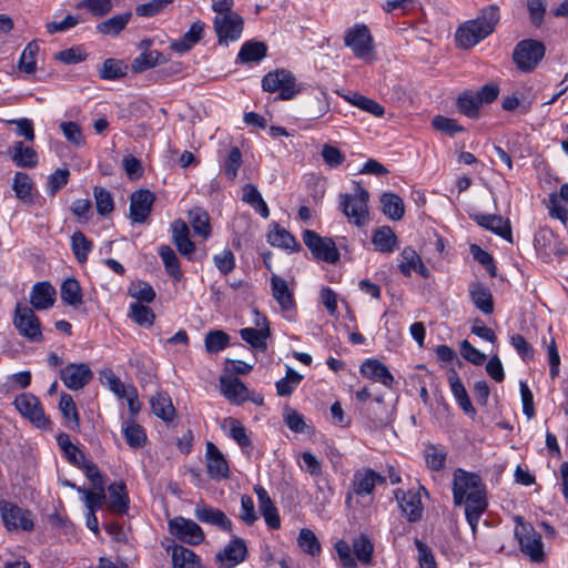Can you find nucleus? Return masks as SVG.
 Returning <instances> with one entry per match:
<instances>
[{
	"mask_svg": "<svg viewBox=\"0 0 568 568\" xmlns=\"http://www.w3.org/2000/svg\"><path fill=\"white\" fill-rule=\"evenodd\" d=\"M454 504L466 507L488 506L486 487L481 478L475 473L458 468L453 479Z\"/></svg>",
	"mask_w": 568,
	"mask_h": 568,
	"instance_id": "nucleus-1",
	"label": "nucleus"
},
{
	"mask_svg": "<svg viewBox=\"0 0 568 568\" xmlns=\"http://www.w3.org/2000/svg\"><path fill=\"white\" fill-rule=\"evenodd\" d=\"M334 547L343 568H357L356 559L364 566L373 562L374 545L366 535L353 539L352 547L343 539L336 541Z\"/></svg>",
	"mask_w": 568,
	"mask_h": 568,
	"instance_id": "nucleus-2",
	"label": "nucleus"
},
{
	"mask_svg": "<svg viewBox=\"0 0 568 568\" xmlns=\"http://www.w3.org/2000/svg\"><path fill=\"white\" fill-rule=\"evenodd\" d=\"M369 193L355 182L354 194H341L339 205L348 221L357 226H363L368 220L367 201Z\"/></svg>",
	"mask_w": 568,
	"mask_h": 568,
	"instance_id": "nucleus-3",
	"label": "nucleus"
},
{
	"mask_svg": "<svg viewBox=\"0 0 568 568\" xmlns=\"http://www.w3.org/2000/svg\"><path fill=\"white\" fill-rule=\"evenodd\" d=\"M499 20V7L497 4L486 6L476 19L462 23L455 36H490L495 32Z\"/></svg>",
	"mask_w": 568,
	"mask_h": 568,
	"instance_id": "nucleus-4",
	"label": "nucleus"
},
{
	"mask_svg": "<svg viewBox=\"0 0 568 568\" xmlns=\"http://www.w3.org/2000/svg\"><path fill=\"white\" fill-rule=\"evenodd\" d=\"M544 43L526 38L517 43L513 52V61L521 72L534 71L545 55Z\"/></svg>",
	"mask_w": 568,
	"mask_h": 568,
	"instance_id": "nucleus-5",
	"label": "nucleus"
},
{
	"mask_svg": "<svg viewBox=\"0 0 568 568\" xmlns=\"http://www.w3.org/2000/svg\"><path fill=\"white\" fill-rule=\"evenodd\" d=\"M518 526L515 529L520 550L532 561L540 562L545 559L541 535L537 532L531 525L523 521L521 517L516 518Z\"/></svg>",
	"mask_w": 568,
	"mask_h": 568,
	"instance_id": "nucleus-6",
	"label": "nucleus"
},
{
	"mask_svg": "<svg viewBox=\"0 0 568 568\" xmlns=\"http://www.w3.org/2000/svg\"><path fill=\"white\" fill-rule=\"evenodd\" d=\"M13 325L21 336L30 342H42L41 323L33 310L18 303L14 310Z\"/></svg>",
	"mask_w": 568,
	"mask_h": 568,
	"instance_id": "nucleus-7",
	"label": "nucleus"
},
{
	"mask_svg": "<svg viewBox=\"0 0 568 568\" xmlns=\"http://www.w3.org/2000/svg\"><path fill=\"white\" fill-rule=\"evenodd\" d=\"M262 88L271 93L278 91L282 100H291L300 92L295 77L284 69H278L264 75Z\"/></svg>",
	"mask_w": 568,
	"mask_h": 568,
	"instance_id": "nucleus-8",
	"label": "nucleus"
},
{
	"mask_svg": "<svg viewBox=\"0 0 568 568\" xmlns=\"http://www.w3.org/2000/svg\"><path fill=\"white\" fill-rule=\"evenodd\" d=\"M386 478L372 468L364 467L354 471L351 480V489L346 495V503H349L353 495L365 497L373 495L375 487L384 485Z\"/></svg>",
	"mask_w": 568,
	"mask_h": 568,
	"instance_id": "nucleus-9",
	"label": "nucleus"
},
{
	"mask_svg": "<svg viewBox=\"0 0 568 568\" xmlns=\"http://www.w3.org/2000/svg\"><path fill=\"white\" fill-rule=\"evenodd\" d=\"M0 514L4 527L10 531L18 529L31 531L33 529L31 511L22 509L11 501L0 500Z\"/></svg>",
	"mask_w": 568,
	"mask_h": 568,
	"instance_id": "nucleus-10",
	"label": "nucleus"
},
{
	"mask_svg": "<svg viewBox=\"0 0 568 568\" xmlns=\"http://www.w3.org/2000/svg\"><path fill=\"white\" fill-rule=\"evenodd\" d=\"M303 241L315 258L327 263H335L338 261L339 253L332 239L321 237L316 232L305 230L303 233Z\"/></svg>",
	"mask_w": 568,
	"mask_h": 568,
	"instance_id": "nucleus-11",
	"label": "nucleus"
},
{
	"mask_svg": "<svg viewBox=\"0 0 568 568\" xmlns=\"http://www.w3.org/2000/svg\"><path fill=\"white\" fill-rule=\"evenodd\" d=\"M420 491L427 494V490L420 486L417 490H402L395 491V498L402 510V514L406 517L409 523H417L422 519L424 513V506L422 503Z\"/></svg>",
	"mask_w": 568,
	"mask_h": 568,
	"instance_id": "nucleus-12",
	"label": "nucleus"
},
{
	"mask_svg": "<svg viewBox=\"0 0 568 568\" xmlns=\"http://www.w3.org/2000/svg\"><path fill=\"white\" fill-rule=\"evenodd\" d=\"M14 406L19 413L38 428H48L50 419L45 416L40 400L32 394H21L16 397Z\"/></svg>",
	"mask_w": 568,
	"mask_h": 568,
	"instance_id": "nucleus-13",
	"label": "nucleus"
},
{
	"mask_svg": "<svg viewBox=\"0 0 568 568\" xmlns=\"http://www.w3.org/2000/svg\"><path fill=\"white\" fill-rule=\"evenodd\" d=\"M169 528L173 536L185 544L199 545L204 539L202 528L191 519L175 517L169 521Z\"/></svg>",
	"mask_w": 568,
	"mask_h": 568,
	"instance_id": "nucleus-14",
	"label": "nucleus"
},
{
	"mask_svg": "<svg viewBox=\"0 0 568 568\" xmlns=\"http://www.w3.org/2000/svg\"><path fill=\"white\" fill-rule=\"evenodd\" d=\"M155 194L146 189L134 191L130 195V219L134 223H144L152 210Z\"/></svg>",
	"mask_w": 568,
	"mask_h": 568,
	"instance_id": "nucleus-15",
	"label": "nucleus"
},
{
	"mask_svg": "<svg viewBox=\"0 0 568 568\" xmlns=\"http://www.w3.org/2000/svg\"><path fill=\"white\" fill-rule=\"evenodd\" d=\"M60 378L72 390H78L88 385L93 378L90 366L85 363L69 364L60 372Z\"/></svg>",
	"mask_w": 568,
	"mask_h": 568,
	"instance_id": "nucleus-16",
	"label": "nucleus"
},
{
	"mask_svg": "<svg viewBox=\"0 0 568 568\" xmlns=\"http://www.w3.org/2000/svg\"><path fill=\"white\" fill-rule=\"evenodd\" d=\"M255 314V325L256 327H246L240 331V335L243 341L248 343L252 347L258 351L266 349V339L270 336V327L267 318L254 311Z\"/></svg>",
	"mask_w": 568,
	"mask_h": 568,
	"instance_id": "nucleus-17",
	"label": "nucleus"
},
{
	"mask_svg": "<svg viewBox=\"0 0 568 568\" xmlns=\"http://www.w3.org/2000/svg\"><path fill=\"white\" fill-rule=\"evenodd\" d=\"M271 291L273 298L280 305L282 312L286 313L287 318H292L295 312L296 303L293 291L288 287L286 280L273 274L271 276Z\"/></svg>",
	"mask_w": 568,
	"mask_h": 568,
	"instance_id": "nucleus-18",
	"label": "nucleus"
},
{
	"mask_svg": "<svg viewBox=\"0 0 568 568\" xmlns=\"http://www.w3.org/2000/svg\"><path fill=\"white\" fill-rule=\"evenodd\" d=\"M247 556V547L242 538L234 537L223 550L215 556L222 568H235L243 562Z\"/></svg>",
	"mask_w": 568,
	"mask_h": 568,
	"instance_id": "nucleus-19",
	"label": "nucleus"
},
{
	"mask_svg": "<svg viewBox=\"0 0 568 568\" xmlns=\"http://www.w3.org/2000/svg\"><path fill=\"white\" fill-rule=\"evenodd\" d=\"M471 217L479 226L513 243V232L509 220H504L500 215L483 213L474 214Z\"/></svg>",
	"mask_w": 568,
	"mask_h": 568,
	"instance_id": "nucleus-20",
	"label": "nucleus"
},
{
	"mask_svg": "<svg viewBox=\"0 0 568 568\" xmlns=\"http://www.w3.org/2000/svg\"><path fill=\"white\" fill-rule=\"evenodd\" d=\"M172 240L179 253L187 260H193L195 245L190 239V230L187 224L181 220H175L172 225Z\"/></svg>",
	"mask_w": 568,
	"mask_h": 568,
	"instance_id": "nucleus-21",
	"label": "nucleus"
},
{
	"mask_svg": "<svg viewBox=\"0 0 568 568\" xmlns=\"http://www.w3.org/2000/svg\"><path fill=\"white\" fill-rule=\"evenodd\" d=\"M206 467L207 473L211 478H227L229 477V464L221 453V450L217 448L215 444L212 442H209L206 444Z\"/></svg>",
	"mask_w": 568,
	"mask_h": 568,
	"instance_id": "nucleus-22",
	"label": "nucleus"
},
{
	"mask_svg": "<svg viewBox=\"0 0 568 568\" xmlns=\"http://www.w3.org/2000/svg\"><path fill=\"white\" fill-rule=\"evenodd\" d=\"M57 292L49 282L36 283L30 292V303L34 310L42 311L53 306Z\"/></svg>",
	"mask_w": 568,
	"mask_h": 568,
	"instance_id": "nucleus-23",
	"label": "nucleus"
},
{
	"mask_svg": "<svg viewBox=\"0 0 568 568\" xmlns=\"http://www.w3.org/2000/svg\"><path fill=\"white\" fill-rule=\"evenodd\" d=\"M258 500V509L271 529L281 527V519L277 509L268 496V493L260 485L254 487Z\"/></svg>",
	"mask_w": 568,
	"mask_h": 568,
	"instance_id": "nucleus-24",
	"label": "nucleus"
},
{
	"mask_svg": "<svg viewBox=\"0 0 568 568\" xmlns=\"http://www.w3.org/2000/svg\"><path fill=\"white\" fill-rule=\"evenodd\" d=\"M195 517L205 524H211L216 526L223 531L232 530V523L227 518V516L220 509L210 507L207 505L201 504L195 507Z\"/></svg>",
	"mask_w": 568,
	"mask_h": 568,
	"instance_id": "nucleus-25",
	"label": "nucleus"
},
{
	"mask_svg": "<svg viewBox=\"0 0 568 568\" xmlns=\"http://www.w3.org/2000/svg\"><path fill=\"white\" fill-rule=\"evenodd\" d=\"M221 393L231 403L240 405L248 398V389L237 377H222L220 379Z\"/></svg>",
	"mask_w": 568,
	"mask_h": 568,
	"instance_id": "nucleus-26",
	"label": "nucleus"
},
{
	"mask_svg": "<svg viewBox=\"0 0 568 568\" xmlns=\"http://www.w3.org/2000/svg\"><path fill=\"white\" fill-rule=\"evenodd\" d=\"M359 372L364 377L377 381L386 387H390L394 383L389 369L377 359H366L361 365Z\"/></svg>",
	"mask_w": 568,
	"mask_h": 568,
	"instance_id": "nucleus-27",
	"label": "nucleus"
},
{
	"mask_svg": "<svg viewBox=\"0 0 568 568\" xmlns=\"http://www.w3.org/2000/svg\"><path fill=\"white\" fill-rule=\"evenodd\" d=\"M469 296L476 308L486 315L494 312L493 294L488 286L480 282L469 284Z\"/></svg>",
	"mask_w": 568,
	"mask_h": 568,
	"instance_id": "nucleus-28",
	"label": "nucleus"
},
{
	"mask_svg": "<svg viewBox=\"0 0 568 568\" xmlns=\"http://www.w3.org/2000/svg\"><path fill=\"white\" fill-rule=\"evenodd\" d=\"M108 508L114 514H125L129 509V496L123 481L113 483L108 487Z\"/></svg>",
	"mask_w": 568,
	"mask_h": 568,
	"instance_id": "nucleus-29",
	"label": "nucleus"
},
{
	"mask_svg": "<svg viewBox=\"0 0 568 568\" xmlns=\"http://www.w3.org/2000/svg\"><path fill=\"white\" fill-rule=\"evenodd\" d=\"M372 243L376 251L384 254H390L398 247L397 236L389 226L376 229L372 236Z\"/></svg>",
	"mask_w": 568,
	"mask_h": 568,
	"instance_id": "nucleus-30",
	"label": "nucleus"
},
{
	"mask_svg": "<svg viewBox=\"0 0 568 568\" xmlns=\"http://www.w3.org/2000/svg\"><path fill=\"white\" fill-rule=\"evenodd\" d=\"M214 27L217 36H240L243 31V19L236 12L216 16Z\"/></svg>",
	"mask_w": 568,
	"mask_h": 568,
	"instance_id": "nucleus-31",
	"label": "nucleus"
},
{
	"mask_svg": "<svg viewBox=\"0 0 568 568\" xmlns=\"http://www.w3.org/2000/svg\"><path fill=\"white\" fill-rule=\"evenodd\" d=\"M448 382L450 385L452 393L460 408L464 410L465 414L474 416L476 414V409L474 408L468 397L467 390L456 372H452V374H449Z\"/></svg>",
	"mask_w": 568,
	"mask_h": 568,
	"instance_id": "nucleus-32",
	"label": "nucleus"
},
{
	"mask_svg": "<svg viewBox=\"0 0 568 568\" xmlns=\"http://www.w3.org/2000/svg\"><path fill=\"white\" fill-rule=\"evenodd\" d=\"M345 45L348 47L356 58L373 61L376 59L373 38H344Z\"/></svg>",
	"mask_w": 568,
	"mask_h": 568,
	"instance_id": "nucleus-33",
	"label": "nucleus"
},
{
	"mask_svg": "<svg viewBox=\"0 0 568 568\" xmlns=\"http://www.w3.org/2000/svg\"><path fill=\"white\" fill-rule=\"evenodd\" d=\"M11 160L19 168H34L38 164V154L22 141H17L11 148Z\"/></svg>",
	"mask_w": 568,
	"mask_h": 568,
	"instance_id": "nucleus-34",
	"label": "nucleus"
},
{
	"mask_svg": "<svg viewBox=\"0 0 568 568\" xmlns=\"http://www.w3.org/2000/svg\"><path fill=\"white\" fill-rule=\"evenodd\" d=\"M166 61V57L156 50L140 53L130 64L133 73H142Z\"/></svg>",
	"mask_w": 568,
	"mask_h": 568,
	"instance_id": "nucleus-35",
	"label": "nucleus"
},
{
	"mask_svg": "<svg viewBox=\"0 0 568 568\" xmlns=\"http://www.w3.org/2000/svg\"><path fill=\"white\" fill-rule=\"evenodd\" d=\"M173 568H206L191 549L175 546L172 551Z\"/></svg>",
	"mask_w": 568,
	"mask_h": 568,
	"instance_id": "nucleus-36",
	"label": "nucleus"
},
{
	"mask_svg": "<svg viewBox=\"0 0 568 568\" xmlns=\"http://www.w3.org/2000/svg\"><path fill=\"white\" fill-rule=\"evenodd\" d=\"M151 409L159 418L171 422L175 416L172 400L166 393L158 392L150 398Z\"/></svg>",
	"mask_w": 568,
	"mask_h": 568,
	"instance_id": "nucleus-37",
	"label": "nucleus"
},
{
	"mask_svg": "<svg viewBox=\"0 0 568 568\" xmlns=\"http://www.w3.org/2000/svg\"><path fill=\"white\" fill-rule=\"evenodd\" d=\"M59 409L70 429L80 428V416L75 403L70 394L62 393L59 400Z\"/></svg>",
	"mask_w": 568,
	"mask_h": 568,
	"instance_id": "nucleus-38",
	"label": "nucleus"
},
{
	"mask_svg": "<svg viewBox=\"0 0 568 568\" xmlns=\"http://www.w3.org/2000/svg\"><path fill=\"white\" fill-rule=\"evenodd\" d=\"M128 70L129 65L123 60L109 58L99 69V77L102 80H120L126 75Z\"/></svg>",
	"mask_w": 568,
	"mask_h": 568,
	"instance_id": "nucleus-39",
	"label": "nucleus"
},
{
	"mask_svg": "<svg viewBox=\"0 0 568 568\" xmlns=\"http://www.w3.org/2000/svg\"><path fill=\"white\" fill-rule=\"evenodd\" d=\"M242 192L243 202L253 207L262 217L267 219L270 216L268 206L255 185L246 184L243 186Z\"/></svg>",
	"mask_w": 568,
	"mask_h": 568,
	"instance_id": "nucleus-40",
	"label": "nucleus"
},
{
	"mask_svg": "<svg viewBox=\"0 0 568 568\" xmlns=\"http://www.w3.org/2000/svg\"><path fill=\"white\" fill-rule=\"evenodd\" d=\"M123 436L131 448H141L146 444V434L144 428L135 420H125L122 427Z\"/></svg>",
	"mask_w": 568,
	"mask_h": 568,
	"instance_id": "nucleus-41",
	"label": "nucleus"
},
{
	"mask_svg": "<svg viewBox=\"0 0 568 568\" xmlns=\"http://www.w3.org/2000/svg\"><path fill=\"white\" fill-rule=\"evenodd\" d=\"M60 296L63 303L78 307L82 304V290L80 283L73 278H67L60 287Z\"/></svg>",
	"mask_w": 568,
	"mask_h": 568,
	"instance_id": "nucleus-42",
	"label": "nucleus"
},
{
	"mask_svg": "<svg viewBox=\"0 0 568 568\" xmlns=\"http://www.w3.org/2000/svg\"><path fill=\"white\" fill-rule=\"evenodd\" d=\"M159 255L164 264L166 273L176 282L182 278L179 258L172 247L169 245H161L159 247Z\"/></svg>",
	"mask_w": 568,
	"mask_h": 568,
	"instance_id": "nucleus-43",
	"label": "nucleus"
},
{
	"mask_svg": "<svg viewBox=\"0 0 568 568\" xmlns=\"http://www.w3.org/2000/svg\"><path fill=\"white\" fill-rule=\"evenodd\" d=\"M383 213L394 221L404 216L405 209L403 200L394 193H384L381 196Z\"/></svg>",
	"mask_w": 568,
	"mask_h": 568,
	"instance_id": "nucleus-44",
	"label": "nucleus"
},
{
	"mask_svg": "<svg viewBox=\"0 0 568 568\" xmlns=\"http://www.w3.org/2000/svg\"><path fill=\"white\" fill-rule=\"evenodd\" d=\"M267 47L263 42L246 41L240 52L239 60L244 63L260 62L266 55Z\"/></svg>",
	"mask_w": 568,
	"mask_h": 568,
	"instance_id": "nucleus-45",
	"label": "nucleus"
},
{
	"mask_svg": "<svg viewBox=\"0 0 568 568\" xmlns=\"http://www.w3.org/2000/svg\"><path fill=\"white\" fill-rule=\"evenodd\" d=\"M71 248L75 260L83 264L87 262L93 244L81 231H77L71 236Z\"/></svg>",
	"mask_w": 568,
	"mask_h": 568,
	"instance_id": "nucleus-46",
	"label": "nucleus"
},
{
	"mask_svg": "<svg viewBox=\"0 0 568 568\" xmlns=\"http://www.w3.org/2000/svg\"><path fill=\"white\" fill-rule=\"evenodd\" d=\"M131 12L113 16L97 26L98 32L102 34H119L129 23Z\"/></svg>",
	"mask_w": 568,
	"mask_h": 568,
	"instance_id": "nucleus-47",
	"label": "nucleus"
},
{
	"mask_svg": "<svg viewBox=\"0 0 568 568\" xmlns=\"http://www.w3.org/2000/svg\"><path fill=\"white\" fill-rule=\"evenodd\" d=\"M190 223L194 232L207 239L211 235L210 217L209 214L200 207H194L189 212Z\"/></svg>",
	"mask_w": 568,
	"mask_h": 568,
	"instance_id": "nucleus-48",
	"label": "nucleus"
},
{
	"mask_svg": "<svg viewBox=\"0 0 568 568\" xmlns=\"http://www.w3.org/2000/svg\"><path fill=\"white\" fill-rule=\"evenodd\" d=\"M303 376L291 367H287L286 375L276 382V392L278 396H291L295 388L302 382Z\"/></svg>",
	"mask_w": 568,
	"mask_h": 568,
	"instance_id": "nucleus-49",
	"label": "nucleus"
},
{
	"mask_svg": "<svg viewBox=\"0 0 568 568\" xmlns=\"http://www.w3.org/2000/svg\"><path fill=\"white\" fill-rule=\"evenodd\" d=\"M480 105L481 104L477 95L470 91H465L457 99V106L459 112L470 119L478 116Z\"/></svg>",
	"mask_w": 568,
	"mask_h": 568,
	"instance_id": "nucleus-50",
	"label": "nucleus"
},
{
	"mask_svg": "<svg viewBox=\"0 0 568 568\" xmlns=\"http://www.w3.org/2000/svg\"><path fill=\"white\" fill-rule=\"evenodd\" d=\"M345 99L352 103L353 105L359 108L363 111H366L375 116L384 115L385 109L378 102L366 98L362 94L354 93L352 95L345 97Z\"/></svg>",
	"mask_w": 568,
	"mask_h": 568,
	"instance_id": "nucleus-51",
	"label": "nucleus"
},
{
	"mask_svg": "<svg viewBox=\"0 0 568 568\" xmlns=\"http://www.w3.org/2000/svg\"><path fill=\"white\" fill-rule=\"evenodd\" d=\"M39 45L36 41H31L24 48L19 60V69L28 74H31L37 69V54Z\"/></svg>",
	"mask_w": 568,
	"mask_h": 568,
	"instance_id": "nucleus-52",
	"label": "nucleus"
},
{
	"mask_svg": "<svg viewBox=\"0 0 568 568\" xmlns=\"http://www.w3.org/2000/svg\"><path fill=\"white\" fill-rule=\"evenodd\" d=\"M129 316L140 326H152L155 320L153 311L139 302L131 304Z\"/></svg>",
	"mask_w": 568,
	"mask_h": 568,
	"instance_id": "nucleus-53",
	"label": "nucleus"
},
{
	"mask_svg": "<svg viewBox=\"0 0 568 568\" xmlns=\"http://www.w3.org/2000/svg\"><path fill=\"white\" fill-rule=\"evenodd\" d=\"M297 544L304 552L313 557L320 555L322 550L317 537L311 529L307 528L301 529L297 537Z\"/></svg>",
	"mask_w": 568,
	"mask_h": 568,
	"instance_id": "nucleus-54",
	"label": "nucleus"
},
{
	"mask_svg": "<svg viewBox=\"0 0 568 568\" xmlns=\"http://www.w3.org/2000/svg\"><path fill=\"white\" fill-rule=\"evenodd\" d=\"M75 8L87 10L95 17H103L111 12L113 3L111 0H81L75 4Z\"/></svg>",
	"mask_w": 568,
	"mask_h": 568,
	"instance_id": "nucleus-55",
	"label": "nucleus"
},
{
	"mask_svg": "<svg viewBox=\"0 0 568 568\" xmlns=\"http://www.w3.org/2000/svg\"><path fill=\"white\" fill-rule=\"evenodd\" d=\"M268 242L273 246H278L287 250H296L298 244L295 237L285 229L276 227L268 233Z\"/></svg>",
	"mask_w": 568,
	"mask_h": 568,
	"instance_id": "nucleus-56",
	"label": "nucleus"
},
{
	"mask_svg": "<svg viewBox=\"0 0 568 568\" xmlns=\"http://www.w3.org/2000/svg\"><path fill=\"white\" fill-rule=\"evenodd\" d=\"M242 163L241 150L237 146H232L223 164V172L230 181L237 178V171Z\"/></svg>",
	"mask_w": 568,
	"mask_h": 568,
	"instance_id": "nucleus-57",
	"label": "nucleus"
},
{
	"mask_svg": "<svg viewBox=\"0 0 568 568\" xmlns=\"http://www.w3.org/2000/svg\"><path fill=\"white\" fill-rule=\"evenodd\" d=\"M13 190L18 199L23 202L32 201V182L30 176L24 172H17L13 180Z\"/></svg>",
	"mask_w": 568,
	"mask_h": 568,
	"instance_id": "nucleus-58",
	"label": "nucleus"
},
{
	"mask_svg": "<svg viewBox=\"0 0 568 568\" xmlns=\"http://www.w3.org/2000/svg\"><path fill=\"white\" fill-rule=\"evenodd\" d=\"M205 349L209 353H219L227 347L230 336L223 331H211L205 336Z\"/></svg>",
	"mask_w": 568,
	"mask_h": 568,
	"instance_id": "nucleus-59",
	"label": "nucleus"
},
{
	"mask_svg": "<svg viewBox=\"0 0 568 568\" xmlns=\"http://www.w3.org/2000/svg\"><path fill=\"white\" fill-rule=\"evenodd\" d=\"M93 196L95 200L97 211L100 215H108L114 210V202L112 194L101 186L93 189Z\"/></svg>",
	"mask_w": 568,
	"mask_h": 568,
	"instance_id": "nucleus-60",
	"label": "nucleus"
},
{
	"mask_svg": "<svg viewBox=\"0 0 568 568\" xmlns=\"http://www.w3.org/2000/svg\"><path fill=\"white\" fill-rule=\"evenodd\" d=\"M425 460L430 469L442 470L445 467L446 452L439 446L428 445L425 448Z\"/></svg>",
	"mask_w": 568,
	"mask_h": 568,
	"instance_id": "nucleus-61",
	"label": "nucleus"
},
{
	"mask_svg": "<svg viewBox=\"0 0 568 568\" xmlns=\"http://www.w3.org/2000/svg\"><path fill=\"white\" fill-rule=\"evenodd\" d=\"M78 491L84 496V504L88 508V513H97L102 508L105 501L104 487L98 488V491H91L85 488H78Z\"/></svg>",
	"mask_w": 568,
	"mask_h": 568,
	"instance_id": "nucleus-62",
	"label": "nucleus"
},
{
	"mask_svg": "<svg viewBox=\"0 0 568 568\" xmlns=\"http://www.w3.org/2000/svg\"><path fill=\"white\" fill-rule=\"evenodd\" d=\"M400 256L402 262L398 264V268L403 275L409 276L412 272L417 267L420 257L416 251L409 246L402 251Z\"/></svg>",
	"mask_w": 568,
	"mask_h": 568,
	"instance_id": "nucleus-63",
	"label": "nucleus"
},
{
	"mask_svg": "<svg viewBox=\"0 0 568 568\" xmlns=\"http://www.w3.org/2000/svg\"><path fill=\"white\" fill-rule=\"evenodd\" d=\"M565 200L559 194H550L549 196V214L554 219H558L562 224L568 222V209L564 204Z\"/></svg>",
	"mask_w": 568,
	"mask_h": 568,
	"instance_id": "nucleus-64",
	"label": "nucleus"
}]
</instances>
